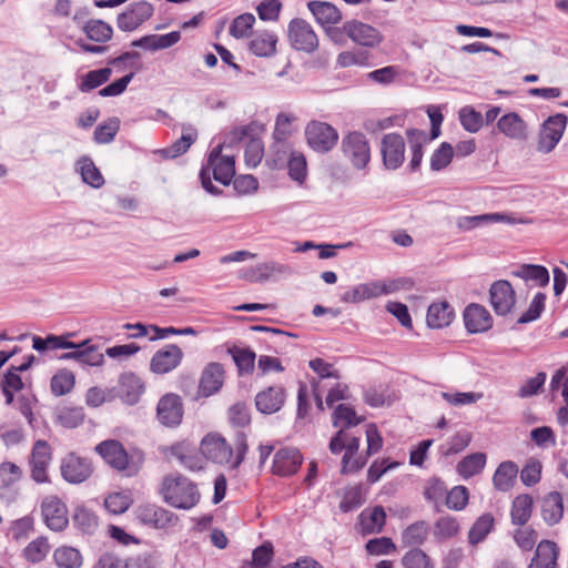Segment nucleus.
<instances>
[{"label": "nucleus", "instance_id": "obj_53", "mask_svg": "<svg viewBox=\"0 0 568 568\" xmlns=\"http://www.w3.org/2000/svg\"><path fill=\"white\" fill-rule=\"evenodd\" d=\"M120 129L119 118H110L106 122L99 124L94 130L93 139L98 144H106L113 141Z\"/></svg>", "mask_w": 568, "mask_h": 568}, {"label": "nucleus", "instance_id": "obj_34", "mask_svg": "<svg viewBox=\"0 0 568 568\" xmlns=\"http://www.w3.org/2000/svg\"><path fill=\"white\" fill-rule=\"evenodd\" d=\"M511 275L541 287L547 286L550 278L548 270L537 264H521L516 270L511 271Z\"/></svg>", "mask_w": 568, "mask_h": 568}, {"label": "nucleus", "instance_id": "obj_2", "mask_svg": "<svg viewBox=\"0 0 568 568\" xmlns=\"http://www.w3.org/2000/svg\"><path fill=\"white\" fill-rule=\"evenodd\" d=\"M342 151L344 156L357 170L366 168L371 160L369 142L365 134L361 132H351L344 136Z\"/></svg>", "mask_w": 568, "mask_h": 568}, {"label": "nucleus", "instance_id": "obj_22", "mask_svg": "<svg viewBox=\"0 0 568 568\" xmlns=\"http://www.w3.org/2000/svg\"><path fill=\"white\" fill-rule=\"evenodd\" d=\"M465 327L470 334L484 333L491 328L493 317L479 304H469L464 311Z\"/></svg>", "mask_w": 568, "mask_h": 568}, {"label": "nucleus", "instance_id": "obj_62", "mask_svg": "<svg viewBox=\"0 0 568 568\" xmlns=\"http://www.w3.org/2000/svg\"><path fill=\"white\" fill-rule=\"evenodd\" d=\"M336 62L342 68L366 67L368 65V53L359 50L343 51L337 55Z\"/></svg>", "mask_w": 568, "mask_h": 568}, {"label": "nucleus", "instance_id": "obj_58", "mask_svg": "<svg viewBox=\"0 0 568 568\" xmlns=\"http://www.w3.org/2000/svg\"><path fill=\"white\" fill-rule=\"evenodd\" d=\"M459 119L463 128L471 133L478 132L484 124L483 115L471 108H463L459 111Z\"/></svg>", "mask_w": 568, "mask_h": 568}, {"label": "nucleus", "instance_id": "obj_1", "mask_svg": "<svg viewBox=\"0 0 568 568\" xmlns=\"http://www.w3.org/2000/svg\"><path fill=\"white\" fill-rule=\"evenodd\" d=\"M160 494L170 506L179 509H191L200 501L196 485L180 474H170L162 480Z\"/></svg>", "mask_w": 568, "mask_h": 568}, {"label": "nucleus", "instance_id": "obj_25", "mask_svg": "<svg viewBox=\"0 0 568 568\" xmlns=\"http://www.w3.org/2000/svg\"><path fill=\"white\" fill-rule=\"evenodd\" d=\"M540 516L548 526L557 525L564 516L562 497L558 491H549L539 499Z\"/></svg>", "mask_w": 568, "mask_h": 568}, {"label": "nucleus", "instance_id": "obj_45", "mask_svg": "<svg viewBox=\"0 0 568 568\" xmlns=\"http://www.w3.org/2000/svg\"><path fill=\"white\" fill-rule=\"evenodd\" d=\"M78 165L84 183L94 189H100L104 184V178L90 158L80 159Z\"/></svg>", "mask_w": 568, "mask_h": 568}, {"label": "nucleus", "instance_id": "obj_28", "mask_svg": "<svg viewBox=\"0 0 568 568\" xmlns=\"http://www.w3.org/2000/svg\"><path fill=\"white\" fill-rule=\"evenodd\" d=\"M143 392L144 385L138 375L133 373H124L120 376L119 394L124 403L129 405L136 404Z\"/></svg>", "mask_w": 568, "mask_h": 568}, {"label": "nucleus", "instance_id": "obj_41", "mask_svg": "<svg viewBox=\"0 0 568 568\" xmlns=\"http://www.w3.org/2000/svg\"><path fill=\"white\" fill-rule=\"evenodd\" d=\"M53 560L58 568H80L83 562L81 552L70 546L58 547L53 551Z\"/></svg>", "mask_w": 568, "mask_h": 568}, {"label": "nucleus", "instance_id": "obj_60", "mask_svg": "<svg viewBox=\"0 0 568 568\" xmlns=\"http://www.w3.org/2000/svg\"><path fill=\"white\" fill-rule=\"evenodd\" d=\"M22 477L21 468L10 462L0 464V487L8 488L18 483Z\"/></svg>", "mask_w": 568, "mask_h": 568}, {"label": "nucleus", "instance_id": "obj_48", "mask_svg": "<svg viewBox=\"0 0 568 568\" xmlns=\"http://www.w3.org/2000/svg\"><path fill=\"white\" fill-rule=\"evenodd\" d=\"M50 545L44 537H38L29 542L23 549V557L31 564H39L48 556Z\"/></svg>", "mask_w": 568, "mask_h": 568}, {"label": "nucleus", "instance_id": "obj_46", "mask_svg": "<svg viewBox=\"0 0 568 568\" xmlns=\"http://www.w3.org/2000/svg\"><path fill=\"white\" fill-rule=\"evenodd\" d=\"M241 375L251 374L255 366V353L250 348L232 347L229 349Z\"/></svg>", "mask_w": 568, "mask_h": 568}, {"label": "nucleus", "instance_id": "obj_54", "mask_svg": "<svg viewBox=\"0 0 568 568\" xmlns=\"http://www.w3.org/2000/svg\"><path fill=\"white\" fill-rule=\"evenodd\" d=\"M73 523L85 534H93L98 528L97 516L85 507H78L74 510Z\"/></svg>", "mask_w": 568, "mask_h": 568}, {"label": "nucleus", "instance_id": "obj_10", "mask_svg": "<svg viewBox=\"0 0 568 568\" xmlns=\"http://www.w3.org/2000/svg\"><path fill=\"white\" fill-rule=\"evenodd\" d=\"M41 513L45 525L53 531H62L69 524L67 506L57 496L43 498Z\"/></svg>", "mask_w": 568, "mask_h": 568}, {"label": "nucleus", "instance_id": "obj_13", "mask_svg": "<svg viewBox=\"0 0 568 568\" xmlns=\"http://www.w3.org/2000/svg\"><path fill=\"white\" fill-rule=\"evenodd\" d=\"M490 305L497 315H507L516 304V293L506 280H499L489 288Z\"/></svg>", "mask_w": 568, "mask_h": 568}, {"label": "nucleus", "instance_id": "obj_4", "mask_svg": "<svg viewBox=\"0 0 568 568\" xmlns=\"http://www.w3.org/2000/svg\"><path fill=\"white\" fill-rule=\"evenodd\" d=\"M341 32L346 34L354 43L366 48H375L384 40L378 29L355 19L344 22Z\"/></svg>", "mask_w": 568, "mask_h": 568}, {"label": "nucleus", "instance_id": "obj_63", "mask_svg": "<svg viewBox=\"0 0 568 568\" xmlns=\"http://www.w3.org/2000/svg\"><path fill=\"white\" fill-rule=\"evenodd\" d=\"M171 455L175 457L181 463V465L190 470L202 469L201 459L195 455L187 454L185 447L182 444L172 446Z\"/></svg>", "mask_w": 568, "mask_h": 568}, {"label": "nucleus", "instance_id": "obj_20", "mask_svg": "<svg viewBox=\"0 0 568 568\" xmlns=\"http://www.w3.org/2000/svg\"><path fill=\"white\" fill-rule=\"evenodd\" d=\"M158 418L165 426H176L181 423L183 416V405L181 397L175 394L164 395L156 407Z\"/></svg>", "mask_w": 568, "mask_h": 568}, {"label": "nucleus", "instance_id": "obj_49", "mask_svg": "<svg viewBox=\"0 0 568 568\" xmlns=\"http://www.w3.org/2000/svg\"><path fill=\"white\" fill-rule=\"evenodd\" d=\"M111 74V68H102L99 70L89 71L85 75H83L79 84V90L81 92H89L105 83L110 79Z\"/></svg>", "mask_w": 568, "mask_h": 568}, {"label": "nucleus", "instance_id": "obj_36", "mask_svg": "<svg viewBox=\"0 0 568 568\" xmlns=\"http://www.w3.org/2000/svg\"><path fill=\"white\" fill-rule=\"evenodd\" d=\"M407 140L412 150L409 166L412 171H415L419 168L423 159V146L432 140L426 131L417 129L407 130Z\"/></svg>", "mask_w": 568, "mask_h": 568}, {"label": "nucleus", "instance_id": "obj_44", "mask_svg": "<svg viewBox=\"0 0 568 568\" xmlns=\"http://www.w3.org/2000/svg\"><path fill=\"white\" fill-rule=\"evenodd\" d=\"M75 377L71 371L60 369L51 378V392L54 396H63L73 389Z\"/></svg>", "mask_w": 568, "mask_h": 568}, {"label": "nucleus", "instance_id": "obj_9", "mask_svg": "<svg viewBox=\"0 0 568 568\" xmlns=\"http://www.w3.org/2000/svg\"><path fill=\"white\" fill-rule=\"evenodd\" d=\"M154 12V7L150 2L139 1L118 16L116 26L120 30L131 32L148 21Z\"/></svg>", "mask_w": 568, "mask_h": 568}, {"label": "nucleus", "instance_id": "obj_14", "mask_svg": "<svg viewBox=\"0 0 568 568\" xmlns=\"http://www.w3.org/2000/svg\"><path fill=\"white\" fill-rule=\"evenodd\" d=\"M183 359V352L176 344H168L156 351L151 358L150 369L152 373L163 375L175 369Z\"/></svg>", "mask_w": 568, "mask_h": 568}, {"label": "nucleus", "instance_id": "obj_19", "mask_svg": "<svg viewBox=\"0 0 568 568\" xmlns=\"http://www.w3.org/2000/svg\"><path fill=\"white\" fill-rule=\"evenodd\" d=\"M302 460L303 457L297 448L284 447L275 453L272 470L282 477L291 476L298 470Z\"/></svg>", "mask_w": 568, "mask_h": 568}, {"label": "nucleus", "instance_id": "obj_6", "mask_svg": "<svg viewBox=\"0 0 568 568\" xmlns=\"http://www.w3.org/2000/svg\"><path fill=\"white\" fill-rule=\"evenodd\" d=\"M398 288L395 282H381L373 281L368 283L358 284L347 290L342 295V301L345 303H359L366 300L375 298L382 295H387Z\"/></svg>", "mask_w": 568, "mask_h": 568}, {"label": "nucleus", "instance_id": "obj_8", "mask_svg": "<svg viewBox=\"0 0 568 568\" xmlns=\"http://www.w3.org/2000/svg\"><path fill=\"white\" fill-rule=\"evenodd\" d=\"M288 39L298 51L313 52L318 47V39L312 26L304 19H293L288 24Z\"/></svg>", "mask_w": 568, "mask_h": 568}, {"label": "nucleus", "instance_id": "obj_37", "mask_svg": "<svg viewBox=\"0 0 568 568\" xmlns=\"http://www.w3.org/2000/svg\"><path fill=\"white\" fill-rule=\"evenodd\" d=\"M517 474L518 467L514 462H503L493 476L495 488L500 491L509 490L515 484Z\"/></svg>", "mask_w": 568, "mask_h": 568}, {"label": "nucleus", "instance_id": "obj_27", "mask_svg": "<svg viewBox=\"0 0 568 568\" xmlns=\"http://www.w3.org/2000/svg\"><path fill=\"white\" fill-rule=\"evenodd\" d=\"M497 126L505 136L511 140L524 141L528 138V126L516 112H509L500 116Z\"/></svg>", "mask_w": 568, "mask_h": 568}, {"label": "nucleus", "instance_id": "obj_50", "mask_svg": "<svg viewBox=\"0 0 568 568\" xmlns=\"http://www.w3.org/2000/svg\"><path fill=\"white\" fill-rule=\"evenodd\" d=\"M404 568H435L432 558L420 548L408 550L400 560Z\"/></svg>", "mask_w": 568, "mask_h": 568}, {"label": "nucleus", "instance_id": "obj_61", "mask_svg": "<svg viewBox=\"0 0 568 568\" xmlns=\"http://www.w3.org/2000/svg\"><path fill=\"white\" fill-rule=\"evenodd\" d=\"M264 146L263 142L258 138H250L245 146L244 158L248 166H257L263 158Z\"/></svg>", "mask_w": 568, "mask_h": 568}, {"label": "nucleus", "instance_id": "obj_42", "mask_svg": "<svg viewBox=\"0 0 568 568\" xmlns=\"http://www.w3.org/2000/svg\"><path fill=\"white\" fill-rule=\"evenodd\" d=\"M486 465V455L484 453H474L463 458L457 464L458 474L468 479L479 474Z\"/></svg>", "mask_w": 568, "mask_h": 568}, {"label": "nucleus", "instance_id": "obj_32", "mask_svg": "<svg viewBox=\"0 0 568 568\" xmlns=\"http://www.w3.org/2000/svg\"><path fill=\"white\" fill-rule=\"evenodd\" d=\"M454 318V310L447 302H437L429 305L426 315V323L430 328H443L448 326Z\"/></svg>", "mask_w": 568, "mask_h": 568}, {"label": "nucleus", "instance_id": "obj_57", "mask_svg": "<svg viewBox=\"0 0 568 568\" xmlns=\"http://www.w3.org/2000/svg\"><path fill=\"white\" fill-rule=\"evenodd\" d=\"M453 156V146L447 142H443L440 146L432 154L430 169L433 171H439L446 168L452 162Z\"/></svg>", "mask_w": 568, "mask_h": 568}, {"label": "nucleus", "instance_id": "obj_40", "mask_svg": "<svg viewBox=\"0 0 568 568\" xmlns=\"http://www.w3.org/2000/svg\"><path fill=\"white\" fill-rule=\"evenodd\" d=\"M459 532L458 520L453 516L439 517L433 527V536L436 541L443 542L454 538Z\"/></svg>", "mask_w": 568, "mask_h": 568}, {"label": "nucleus", "instance_id": "obj_5", "mask_svg": "<svg viewBox=\"0 0 568 568\" xmlns=\"http://www.w3.org/2000/svg\"><path fill=\"white\" fill-rule=\"evenodd\" d=\"M308 145L317 152H328L338 140L336 130L325 122L311 121L305 129Z\"/></svg>", "mask_w": 568, "mask_h": 568}, {"label": "nucleus", "instance_id": "obj_55", "mask_svg": "<svg viewBox=\"0 0 568 568\" xmlns=\"http://www.w3.org/2000/svg\"><path fill=\"white\" fill-rule=\"evenodd\" d=\"M286 168L288 169V175L292 180L302 184L307 175V162L304 154L300 151L290 159L286 163Z\"/></svg>", "mask_w": 568, "mask_h": 568}, {"label": "nucleus", "instance_id": "obj_64", "mask_svg": "<svg viewBox=\"0 0 568 568\" xmlns=\"http://www.w3.org/2000/svg\"><path fill=\"white\" fill-rule=\"evenodd\" d=\"M546 295L537 293L529 304L528 310L519 317L518 323L526 324L536 321L545 310Z\"/></svg>", "mask_w": 568, "mask_h": 568}, {"label": "nucleus", "instance_id": "obj_31", "mask_svg": "<svg viewBox=\"0 0 568 568\" xmlns=\"http://www.w3.org/2000/svg\"><path fill=\"white\" fill-rule=\"evenodd\" d=\"M558 547L554 541L541 540L528 568H556Z\"/></svg>", "mask_w": 568, "mask_h": 568}, {"label": "nucleus", "instance_id": "obj_3", "mask_svg": "<svg viewBox=\"0 0 568 568\" xmlns=\"http://www.w3.org/2000/svg\"><path fill=\"white\" fill-rule=\"evenodd\" d=\"M135 514L140 523L154 529L166 530L179 523L178 515L154 504L139 506Z\"/></svg>", "mask_w": 568, "mask_h": 568}, {"label": "nucleus", "instance_id": "obj_16", "mask_svg": "<svg viewBox=\"0 0 568 568\" xmlns=\"http://www.w3.org/2000/svg\"><path fill=\"white\" fill-rule=\"evenodd\" d=\"M489 223L523 224L527 223V221L505 213H486L473 216H460L456 221V225L462 232H469Z\"/></svg>", "mask_w": 568, "mask_h": 568}, {"label": "nucleus", "instance_id": "obj_56", "mask_svg": "<svg viewBox=\"0 0 568 568\" xmlns=\"http://www.w3.org/2000/svg\"><path fill=\"white\" fill-rule=\"evenodd\" d=\"M132 504L130 495L124 493L110 494L105 500L104 506L106 510L114 515H120L126 511Z\"/></svg>", "mask_w": 568, "mask_h": 568}, {"label": "nucleus", "instance_id": "obj_47", "mask_svg": "<svg viewBox=\"0 0 568 568\" xmlns=\"http://www.w3.org/2000/svg\"><path fill=\"white\" fill-rule=\"evenodd\" d=\"M494 527V517L490 514L481 515L471 526L468 540L471 545L481 542Z\"/></svg>", "mask_w": 568, "mask_h": 568}, {"label": "nucleus", "instance_id": "obj_35", "mask_svg": "<svg viewBox=\"0 0 568 568\" xmlns=\"http://www.w3.org/2000/svg\"><path fill=\"white\" fill-rule=\"evenodd\" d=\"M386 521V513L382 506L363 510L359 515V525L363 534H378Z\"/></svg>", "mask_w": 568, "mask_h": 568}, {"label": "nucleus", "instance_id": "obj_51", "mask_svg": "<svg viewBox=\"0 0 568 568\" xmlns=\"http://www.w3.org/2000/svg\"><path fill=\"white\" fill-rule=\"evenodd\" d=\"M363 418L358 417L355 410L344 404H339L333 413V425L342 429L358 425Z\"/></svg>", "mask_w": 568, "mask_h": 568}, {"label": "nucleus", "instance_id": "obj_7", "mask_svg": "<svg viewBox=\"0 0 568 568\" xmlns=\"http://www.w3.org/2000/svg\"><path fill=\"white\" fill-rule=\"evenodd\" d=\"M567 125V116L558 113L549 116L539 133L537 150L544 154L550 153L560 141Z\"/></svg>", "mask_w": 568, "mask_h": 568}, {"label": "nucleus", "instance_id": "obj_52", "mask_svg": "<svg viewBox=\"0 0 568 568\" xmlns=\"http://www.w3.org/2000/svg\"><path fill=\"white\" fill-rule=\"evenodd\" d=\"M428 534V525L420 520L409 525L402 534L403 542L408 546L422 545Z\"/></svg>", "mask_w": 568, "mask_h": 568}, {"label": "nucleus", "instance_id": "obj_17", "mask_svg": "<svg viewBox=\"0 0 568 568\" xmlns=\"http://www.w3.org/2000/svg\"><path fill=\"white\" fill-rule=\"evenodd\" d=\"M381 152L383 156V163L386 169H398L405 159L404 139L396 133L386 134L382 140Z\"/></svg>", "mask_w": 568, "mask_h": 568}, {"label": "nucleus", "instance_id": "obj_11", "mask_svg": "<svg viewBox=\"0 0 568 568\" xmlns=\"http://www.w3.org/2000/svg\"><path fill=\"white\" fill-rule=\"evenodd\" d=\"M202 455L215 464H230L233 457V449L225 438L217 434H207L201 442Z\"/></svg>", "mask_w": 568, "mask_h": 568}, {"label": "nucleus", "instance_id": "obj_21", "mask_svg": "<svg viewBox=\"0 0 568 568\" xmlns=\"http://www.w3.org/2000/svg\"><path fill=\"white\" fill-rule=\"evenodd\" d=\"M95 452L111 467L118 470H124L129 465V455L123 445L115 439L104 440L95 446Z\"/></svg>", "mask_w": 568, "mask_h": 568}, {"label": "nucleus", "instance_id": "obj_39", "mask_svg": "<svg viewBox=\"0 0 568 568\" xmlns=\"http://www.w3.org/2000/svg\"><path fill=\"white\" fill-rule=\"evenodd\" d=\"M277 37L264 31L256 33L250 43L251 51L258 57H270L276 51Z\"/></svg>", "mask_w": 568, "mask_h": 568}, {"label": "nucleus", "instance_id": "obj_23", "mask_svg": "<svg viewBox=\"0 0 568 568\" xmlns=\"http://www.w3.org/2000/svg\"><path fill=\"white\" fill-rule=\"evenodd\" d=\"M286 398L285 389L282 386H270L255 396V406L263 414H274L284 405Z\"/></svg>", "mask_w": 568, "mask_h": 568}, {"label": "nucleus", "instance_id": "obj_30", "mask_svg": "<svg viewBox=\"0 0 568 568\" xmlns=\"http://www.w3.org/2000/svg\"><path fill=\"white\" fill-rule=\"evenodd\" d=\"M295 153L296 151L287 139H274L266 163L275 170L284 169Z\"/></svg>", "mask_w": 568, "mask_h": 568}, {"label": "nucleus", "instance_id": "obj_12", "mask_svg": "<svg viewBox=\"0 0 568 568\" xmlns=\"http://www.w3.org/2000/svg\"><path fill=\"white\" fill-rule=\"evenodd\" d=\"M61 475L70 484H81L92 474L93 468L88 458L80 457L73 453L67 455L61 462Z\"/></svg>", "mask_w": 568, "mask_h": 568}, {"label": "nucleus", "instance_id": "obj_24", "mask_svg": "<svg viewBox=\"0 0 568 568\" xmlns=\"http://www.w3.org/2000/svg\"><path fill=\"white\" fill-rule=\"evenodd\" d=\"M292 274L293 270L290 265L270 261L251 267L243 276L251 282H264L275 276H290Z\"/></svg>", "mask_w": 568, "mask_h": 568}, {"label": "nucleus", "instance_id": "obj_15", "mask_svg": "<svg viewBox=\"0 0 568 568\" xmlns=\"http://www.w3.org/2000/svg\"><path fill=\"white\" fill-rule=\"evenodd\" d=\"M51 447L45 440H37L33 445L30 465L31 477L39 484L48 483V468L51 463Z\"/></svg>", "mask_w": 568, "mask_h": 568}, {"label": "nucleus", "instance_id": "obj_43", "mask_svg": "<svg viewBox=\"0 0 568 568\" xmlns=\"http://www.w3.org/2000/svg\"><path fill=\"white\" fill-rule=\"evenodd\" d=\"M87 37L95 42H106L112 38V27L103 20H90L82 27Z\"/></svg>", "mask_w": 568, "mask_h": 568}, {"label": "nucleus", "instance_id": "obj_18", "mask_svg": "<svg viewBox=\"0 0 568 568\" xmlns=\"http://www.w3.org/2000/svg\"><path fill=\"white\" fill-rule=\"evenodd\" d=\"M222 145L212 150L207 160L209 171L212 170L214 179L223 185H229L235 175L233 156L221 155Z\"/></svg>", "mask_w": 568, "mask_h": 568}, {"label": "nucleus", "instance_id": "obj_33", "mask_svg": "<svg viewBox=\"0 0 568 568\" xmlns=\"http://www.w3.org/2000/svg\"><path fill=\"white\" fill-rule=\"evenodd\" d=\"M308 10L315 17L316 21L322 24H336L342 20L339 9L327 1H310L307 3Z\"/></svg>", "mask_w": 568, "mask_h": 568}, {"label": "nucleus", "instance_id": "obj_29", "mask_svg": "<svg viewBox=\"0 0 568 568\" xmlns=\"http://www.w3.org/2000/svg\"><path fill=\"white\" fill-rule=\"evenodd\" d=\"M223 382V366L220 363H210L202 373L200 392L204 396H211L222 387Z\"/></svg>", "mask_w": 568, "mask_h": 568}, {"label": "nucleus", "instance_id": "obj_26", "mask_svg": "<svg viewBox=\"0 0 568 568\" xmlns=\"http://www.w3.org/2000/svg\"><path fill=\"white\" fill-rule=\"evenodd\" d=\"M71 352L64 353L60 356L62 361L73 359L81 364L90 366H99L104 362V356L99 352L98 347L90 345L89 341H84L80 344H75V347H71Z\"/></svg>", "mask_w": 568, "mask_h": 568}, {"label": "nucleus", "instance_id": "obj_38", "mask_svg": "<svg viewBox=\"0 0 568 568\" xmlns=\"http://www.w3.org/2000/svg\"><path fill=\"white\" fill-rule=\"evenodd\" d=\"M534 500L529 495L517 496L511 505V521L515 525L524 526L531 517Z\"/></svg>", "mask_w": 568, "mask_h": 568}, {"label": "nucleus", "instance_id": "obj_59", "mask_svg": "<svg viewBox=\"0 0 568 568\" xmlns=\"http://www.w3.org/2000/svg\"><path fill=\"white\" fill-rule=\"evenodd\" d=\"M447 495V487L439 478H430L424 488V497L437 506Z\"/></svg>", "mask_w": 568, "mask_h": 568}]
</instances>
